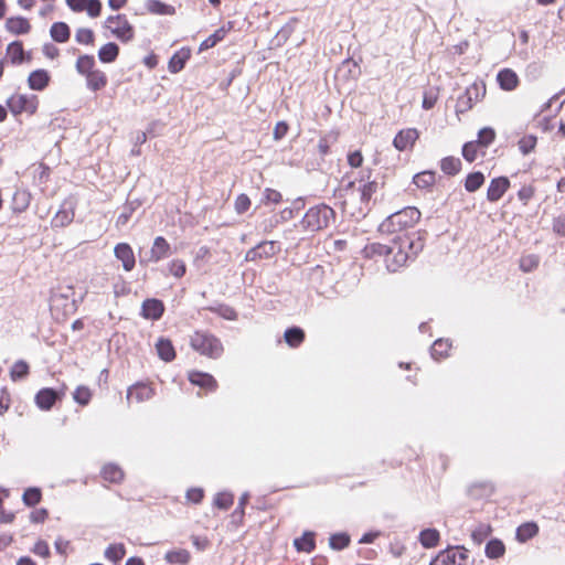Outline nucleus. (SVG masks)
Listing matches in <instances>:
<instances>
[{
	"instance_id": "5fc2aeb1",
	"label": "nucleus",
	"mask_w": 565,
	"mask_h": 565,
	"mask_svg": "<svg viewBox=\"0 0 565 565\" xmlns=\"http://www.w3.org/2000/svg\"><path fill=\"white\" fill-rule=\"evenodd\" d=\"M536 145V137L534 136H525L520 139L519 148L523 154L530 153Z\"/></svg>"
},
{
	"instance_id": "9d476101",
	"label": "nucleus",
	"mask_w": 565,
	"mask_h": 565,
	"mask_svg": "<svg viewBox=\"0 0 565 565\" xmlns=\"http://www.w3.org/2000/svg\"><path fill=\"white\" fill-rule=\"evenodd\" d=\"M65 2L72 11H86L90 18H97L102 12V2L99 0H65Z\"/></svg>"
},
{
	"instance_id": "338daca9",
	"label": "nucleus",
	"mask_w": 565,
	"mask_h": 565,
	"mask_svg": "<svg viewBox=\"0 0 565 565\" xmlns=\"http://www.w3.org/2000/svg\"><path fill=\"white\" fill-rule=\"evenodd\" d=\"M42 52L47 58L51 60H54L60 55V50L52 43L44 44Z\"/></svg>"
},
{
	"instance_id": "dca6fc26",
	"label": "nucleus",
	"mask_w": 565,
	"mask_h": 565,
	"mask_svg": "<svg viewBox=\"0 0 565 565\" xmlns=\"http://www.w3.org/2000/svg\"><path fill=\"white\" fill-rule=\"evenodd\" d=\"M497 81L500 88L507 92L514 90L520 84L519 76L511 68L501 70L497 75Z\"/></svg>"
},
{
	"instance_id": "0eeeda50",
	"label": "nucleus",
	"mask_w": 565,
	"mask_h": 565,
	"mask_svg": "<svg viewBox=\"0 0 565 565\" xmlns=\"http://www.w3.org/2000/svg\"><path fill=\"white\" fill-rule=\"evenodd\" d=\"M39 99L36 95L15 94L8 99V107L14 114H34L38 109Z\"/></svg>"
},
{
	"instance_id": "ddd939ff",
	"label": "nucleus",
	"mask_w": 565,
	"mask_h": 565,
	"mask_svg": "<svg viewBox=\"0 0 565 565\" xmlns=\"http://www.w3.org/2000/svg\"><path fill=\"white\" fill-rule=\"evenodd\" d=\"M510 188V181L505 177H499L491 180L488 191H487V199L490 202H497L499 201L503 194L508 191Z\"/></svg>"
},
{
	"instance_id": "7c9ffc66",
	"label": "nucleus",
	"mask_w": 565,
	"mask_h": 565,
	"mask_svg": "<svg viewBox=\"0 0 565 565\" xmlns=\"http://www.w3.org/2000/svg\"><path fill=\"white\" fill-rule=\"evenodd\" d=\"M315 534L312 532H306L299 539H296L294 542L295 547L299 552H311L315 547Z\"/></svg>"
},
{
	"instance_id": "39448f33",
	"label": "nucleus",
	"mask_w": 565,
	"mask_h": 565,
	"mask_svg": "<svg viewBox=\"0 0 565 565\" xmlns=\"http://www.w3.org/2000/svg\"><path fill=\"white\" fill-rule=\"evenodd\" d=\"M190 345L200 354L212 359H217L223 352L220 340L213 334L203 331H196L191 335Z\"/></svg>"
},
{
	"instance_id": "ea45409f",
	"label": "nucleus",
	"mask_w": 565,
	"mask_h": 565,
	"mask_svg": "<svg viewBox=\"0 0 565 565\" xmlns=\"http://www.w3.org/2000/svg\"><path fill=\"white\" fill-rule=\"evenodd\" d=\"M414 183L417 188L427 189L435 183V173L433 171H423L414 177Z\"/></svg>"
},
{
	"instance_id": "f03ea898",
	"label": "nucleus",
	"mask_w": 565,
	"mask_h": 565,
	"mask_svg": "<svg viewBox=\"0 0 565 565\" xmlns=\"http://www.w3.org/2000/svg\"><path fill=\"white\" fill-rule=\"evenodd\" d=\"M423 246L420 238L414 239L407 234L397 236L388 246L390 252L384 255L386 268L392 273L397 271L411 257L416 256Z\"/></svg>"
},
{
	"instance_id": "bf43d9fd",
	"label": "nucleus",
	"mask_w": 565,
	"mask_h": 565,
	"mask_svg": "<svg viewBox=\"0 0 565 565\" xmlns=\"http://www.w3.org/2000/svg\"><path fill=\"white\" fill-rule=\"evenodd\" d=\"M214 503L220 509H228L233 504V495L231 493H218Z\"/></svg>"
},
{
	"instance_id": "3c124183",
	"label": "nucleus",
	"mask_w": 565,
	"mask_h": 565,
	"mask_svg": "<svg viewBox=\"0 0 565 565\" xmlns=\"http://www.w3.org/2000/svg\"><path fill=\"white\" fill-rule=\"evenodd\" d=\"M29 373V365L24 361H18L13 364L11 369V377L15 380H21Z\"/></svg>"
},
{
	"instance_id": "de8ad7c7",
	"label": "nucleus",
	"mask_w": 565,
	"mask_h": 565,
	"mask_svg": "<svg viewBox=\"0 0 565 565\" xmlns=\"http://www.w3.org/2000/svg\"><path fill=\"white\" fill-rule=\"evenodd\" d=\"M41 490L39 488H29L23 493V502L28 507H33L41 501Z\"/></svg>"
},
{
	"instance_id": "cd10ccee",
	"label": "nucleus",
	"mask_w": 565,
	"mask_h": 565,
	"mask_svg": "<svg viewBox=\"0 0 565 565\" xmlns=\"http://www.w3.org/2000/svg\"><path fill=\"white\" fill-rule=\"evenodd\" d=\"M156 348H157L158 355L163 361L170 362L174 359L175 352H174V348L170 340H167V339L158 340Z\"/></svg>"
},
{
	"instance_id": "79ce46f5",
	"label": "nucleus",
	"mask_w": 565,
	"mask_h": 565,
	"mask_svg": "<svg viewBox=\"0 0 565 565\" xmlns=\"http://www.w3.org/2000/svg\"><path fill=\"white\" fill-rule=\"evenodd\" d=\"M74 211L71 209V210H60L54 218H53V224L55 226H60V227H63V226H66L68 224H71L74 220Z\"/></svg>"
},
{
	"instance_id": "473e14b6",
	"label": "nucleus",
	"mask_w": 565,
	"mask_h": 565,
	"mask_svg": "<svg viewBox=\"0 0 565 565\" xmlns=\"http://www.w3.org/2000/svg\"><path fill=\"white\" fill-rule=\"evenodd\" d=\"M460 159L455 157H446L440 162V169L444 173L455 175L460 171Z\"/></svg>"
},
{
	"instance_id": "6ab92c4d",
	"label": "nucleus",
	"mask_w": 565,
	"mask_h": 565,
	"mask_svg": "<svg viewBox=\"0 0 565 565\" xmlns=\"http://www.w3.org/2000/svg\"><path fill=\"white\" fill-rule=\"evenodd\" d=\"M50 82L49 73L45 70H36L29 75L28 83L34 90L44 89Z\"/></svg>"
},
{
	"instance_id": "4c0bfd02",
	"label": "nucleus",
	"mask_w": 565,
	"mask_h": 565,
	"mask_svg": "<svg viewBox=\"0 0 565 565\" xmlns=\"http://www.w3.org/2000/svg\"><path fill=\"white\" fill-rule=\"evenodd\" d=\"M102 475L106 481H110V482H119L124 478L122 470L118 466H115V465L105 466L103 468Z\"/></svg>"
},
{
	"instance_id": "a18cd8bd",
	"label": "nucleus",
	"mask_w": 565,
	"mask_h": 565,
	"mask_svg": "<svg viewBox=\"0 0 565 565\" xmlns=\"http://www.w3.org/2000/svg\"><path fill=\"white\" fill-rule=\"evenodd\" d=\"M224 35L225 31L223 29L216 30L200 44V51H205L215 46L221 40H223Z\"/></svg>"
},
{
	"instance_id": "f3484780",
	"label": "nucleus",
	"mask_w": 565,
	"mask_h": 565,
	"mask_svg": "<svg viewBox=\"0 0 565 565\" xmlns=\"http://www.w3.org/2000/svg\"><path fill=\"white\" fill-rule=\"evenodd\" d=\"M163 310V303L158 299H147L142 303V316L147 319H159L162 316Z\"/></svg>"
},
{
	"instance_id": "c03bdc74",
	"label": "nucleus",
	"mask_w": 565,
	"mask_h": 565,
	"mask_svg": "<svg viewBox=\"0 0 565 565\" xmlns=\"http://www.w3.org/2000/svg\"><path fill=\"white\" fill-rule=\"evenodd\" d=\"M73 398L79 405H87L92 398V392L87 386L81 385L74 391Z\"/></svg>"
},
{
	"instance_id": "680f3d73",
	"label": "nucleus",
	"mask_w": 565,
	"mask_h": 565,
	"mask_svg": "<svg viewBox=\"0 0 565 565\" xmlns=\"http://www.w3.org/2000/svg\"><path fill=\"white\" fill-rule=\"evenodd\" d=\"M491 532V527L488 524H480L473 530L472 537L478 543H481L484 537H487Z\"/></svg>"
},
{
	"instance_id": "393cba45",
	"label": "nucleus",
	"mask_w": 565,
	"mask_h": 565,
	"mask_svg": "<svg viewBox=\"0 0 565 565\" xmlns=\"http://www.w3.org/2000/svg\"><path fill=\"white\" fill-rule=\"evenodd\" d=\"M87 87L94 92L104 88L107 84V77L100 70H94L86 76Z\"/></svg>"
},
{
	"instance_id": "49530a36",
	"label": "nucleus",
	"mask_w": 565,
	"mask_h": 565,
	"mask_svg": "<svg viewBox=\"0 0 565 565\" xmlns=\"http://www.w3.org/2000/svg\"><path fill=\"white\" fill-rule=\"evenodd\" d=\"M449 349L450 344L448 343V341H445L443 339L436 340L431 345V355L436 360L441 359L447 354Z\"/></svg>"
},
{
	"instance_id": "bb28decb",
	"label": "nucleus",
	"mask_w": 565,
	"mask_h": 565,
	"mask_svg": "<svg viewBox=\"0 0 565 565\" xmlns=\"http://www.w3.org/2000/svg\"><path fill=\"white\" fill-rule=\"evenodd\" d=\"M119 54V47L116 43L109 42L104 44L98 51V57L104 63L114 62Z\"/></svg>"
},
{
	"instance_id": "4be33fe9",
	"label": "nucleus",
	"mask_w": 565,
	"mask_h": 565,
	"mask_svg": "<svg viewBox=\"0 0 565 565\" xmlns=\"http://www.w3.org/2000/svg\"><path fill=\"white\" fill-rule=\"evenodd\" d=\"M31 195L24 190H17L12 198L11 209L15 213L24 212L30 205Z\"/></svg>"
},
{
	"instance_id": "a19ab883",
	"label": "nucleus",
	"mask_w": 565,
	"mask_h": 565,
	"mask_svg": "<svg viewBox=\"0 0 565 565\" xmlns=\"http://www.w3.org/2000/svg\"><path fill=\"white\" fill-rule=\"evenodd\" d=\"M164 559L171 564H186L190 561V554L186 550H175L168 552Z\"/></svg>"
},
{
	"instance_id": "4468645a",
	"label": "nucleus",
	"mask_w": 565,
	"mask_h": 565,
	"mask_svg": "<svg viewBox=\"0 0 565 565\" xmlns=\"http://www.w3.org/2000/svg\"><path fill=\"white\" fill-rule=\"evenodd\" d=\"M418 136L419 134L415 128L403 129L395 136L393 145L397 150L404 151L415 143Z\"/></svg>"
},
{
	"instance_id": "69168bd1",
	"label": "nucleus",
	"mask_w": 565,
	"mask_h": 565,
	"mask_svg": "<svg viewBox=\"0 0 565 565\" xmlns=\"http://www.w3.org/2000/svg\"><path fill=\"white\" fill-rule=\"evenodd\" d=\"M348 163L352 168H359L363 163V156L360 151H353L348 156Z\"/></svg>"
},
{
	"instance_id": "2f4dec72",
	"label": "nucleus",
	"mask_w": 565,
	"mask_h": 565,
	"mask_svg": "<svg viewBox=\"0 0 565 565\" xmlns=\"http://www.w3.org/2000/svg\"><path fill=\"white\" fill-rule=\"evenodd\" d=\"M95 70V60L92 55H81L76 61V71L87 76Z\"/></svg>"
},
{
	"instance_id": "f257e3e1",
	"label": "nucleus",
	"mask_w": 565,
	"mask_h": 565,
	"mask_svg": "<svg viewBox=\"0 0 565 565\" xmlns=\"http://www.w3.org/2000/svg\"><path fill=\"white\" fill-rule=\"evenodd\" d=\"M376 189L377 184L374 181H365L364 179L349 180L339 185L334 195L341 201L343 209L352 207L362 212L363 205H367Z\"/></svg>"
},
{
	"instance_id": "37998d69",
	"label": "nucleus",
	"mask_w": 565,
	"mask_h": 565,
	"mask_svg": "<svg viewBox=\"0 0 565 565\" xmlns=\"http://www.w3.org/2000/svg\"><path fill=\"white\" fill-rule=\"evenodd\" d=\"M8 56L13 64L21 63L23 61V46L21 42H12L7 49Z\"/></svg>"
},
{
	"instance_id": "a211bd4d",
	"label": "nucleus",
	"mask_w": 565,
	"mask_h": 565,
	"mask_svg": "<svg viewBox=\"0 0 565 565\" xmlns=\"http://www.w3.org/2000/svg\"><path fill=\"white\" fill-rule=\"evenodd\" d=\"M189 381L192 384L206 388L209 391L215 390L217 385L215 379L211 374L202 372H190Z\"/></svg>"
},
{
	"instance_id": "20e7f679",
	"label": "nucleus",
	"mask_w": 565,
	"mask_h": 565,
	"mask_svg": "<svg viewBox=\"0 0 565 565\" xmlns=\"http://www.w3.org/2000/svg\"><path fill=\"white\" fill-rule=\"evenodd\" d=\"M334 217V211L324 204L310 207L303 215L300 224L308 232H318L327 227Z\"/></svg>"
},
{
	"instance_id": "09e8293b",
	"label": "nucleus",
	"mask_w": 565,
	"mask_h": 565,
	"mask_svg": "<svg viewBox=\"0 0 565 565\" xmlns=\"http://www.w3.org/2000/svg\"><path fill=\"white\" fill-rule=\"evenodd\" d=\"M479 146L480 145L477 141H470L465 143V146L462 147L463 158L469 162L475 161L477 159Z\"/></svg>"
},
{
	"instance_id": "774afa93",
	"label": "nucleus",
	"mask_w": 565,
	"mask_h": 565,
	"mask_svg": "<svg viewBox=\"0 0 565 565\" xmlns=\"http://www.w3.org/2000/svg\"><path fill=\"white\" fill-rule=\"evenodd\" d=\"M554 231L559 235H565V216H559L554 220L553 223Z\"/></svg>"
},
{
	"instance_id": "2eb2a0df",
	"label": "nucleus",
	"mask_w": 565,
	"mask_h": 565,
	"mask_svg": "<svg viewBox=\"0 0 565 565\" xmlns=\"http://www.w3.org/2000/svg\"><path fill=\"white\" fill-rule=\"evenodd\" d=\"M153 396V390L147 384L138 383L128 388L127 399L129 403L132 401L141 403L150 399Z\"/></svg>"
},
{
	"instance_id": "9b49d317",
	"label": "nucleus",
	"mask_w": 565,
	"mask_h": 565,
	"mask_svg": "<svg viewBox=\"0 0 565 565\" xmlns=\"http://www.w3.org/2000/svg\"><path fill=\"white\" fill-rule=\"evenodd\" d=\"M170 255H171L170 244L168 243V241L164 237L158 236L153 241V244L149 252V257H148L147 262L158 263L161 259L167 258Z\"/></svg>"
},
{
	"instance_id": "e433bc0d",
	"label": "nucleus",
	"mask_w": 565,
	"mask_h": 565,
	"mask_svg": "<svg viewBox=\"0 0 565 565\" xmlns=\"http://www.w3.org/2000/svg\"><path fill=\"white\" fill-rule=\"evenodd\" d=\"M126 551L122 544H111L105 551V558L110 563H117L125 556Z\"/></svg>"
},
{
	"instance_id": "864d4df0",
	"label": "nucleus",
	"mask_w": 565,
	"mask_h": 565,
	"mask_svg": "<svg viewBox=\"0 0 565 565\" xmlns=\"http://www.w3.org/2000/svg\"><path fill=\"white\" fill-rule=\"evenodd\" d=\"M350 543L349 535L344 533L334 534L330 537V546L333 550H342Z\"/></svg>"
},
{
	"instance_id": "a878e982",
	"label": "nucleus",
	"mask_w": 565,
	"mask_h": 565,
	"mask_svg": "<svg viewBox=\"0 0 565 565\" xmlns=\"http://www.w3.org/2000/svg\"><path fill=\"white\" fill-rule=\"evenodd\" d=\"M537 532H539V526L536 523H534V522L523 523L516 529V540L519 542L524 543V542L531 540L532 537H534L537 534Z\"/></svg>"
},
{
	"instance_id": "c9c22d12",
	"label": "nucleus",
	"mask_w": 565,
	"mask_h": 565,
	"mask_svg": "<svg viewBox=\"0 0 565 565\" xmlns=\"http://www.w3.org/2000/svg\"><path fill=\"white\" fill-rule=\"evenodd\" d=\"M505 552L502 541L493 539L486 545V554L489 558L495 559L502 556Z\"/></svg>"
},
{
	"instance_id": "5701e85b",
	"label": "nucleus",
	"mask_w": 565,
	"mask_h": 565,
	"mask_svg": "<svg viewBox=\"0 0 565 565\" xmlns=\"http://www.w3.org/2000/svg\"><path fill=\"white\" fill-rule=\"evenodd\" d=\"M145 7L152 14L173 15L175 13L173 6L163 3L160 0H147Z\"/></svg>"
},
{
	"instance_id": "423d86ee",
	"label": "nucleus",
	"mask_w": 565,
	"mask_h": 565,
	"mask_svg": "<svg viewBox=\"0 0 565 565\" xmlns=\"http://www.w3.org/2000/svg\"><path fill=\"white\" fill-rule=\"evenodd\" d=\"M104 28L121 42H129L135 36L134 26L125 14L109 15L104 21Z\"/></svg>"
},
{
	"instance_id": "58836bf2",
	"label": "nucleus",
	"mask_w": 565,
	"mask_h": 565,
	"mask_svg": "<svg viewBox=\"0 0 565 565\" xmlns=\"http://www.w3.org/2000/svg\"><path fill=\"white\" fill-rule=\"evenodd\" d=\"M387 252H390L388 246L381 243H370L363 248L364 256L369 258L382 257Z\"/></svg>"
},
{
	"instance_id": "603ef678",
	"label": "nucleus",
	"mask_w": 565,
	"mask_h": 565,
	"mask_svg": "<svg viewBox=\"0 0 565 565\" xmlns=\"http://www.w3.org/2000/svg\"><path fill=\"white\" fill-rule=\"evenodd\" d=\"M282 200V195L280 192L274 190V189H270V188H266L264 190V193H263V200L262 202L264 204H278L280 203Z\"/></svg>"
},
{
	"instance_id": "c85d7f7f",
	"label": "nucleus",
	"mask_w": 565,
	"mask_h": 565,
	"mask_svg": "<svg viewBox=\"0 0 565 565\" xmlns=\"http://www.w3.org/2000/svg\"><path fill=\"white\" fill-rule=\"evenodd\" d=\"M285 341L291 348L299 347L305 340V332L298 327L289 328L284 334Z\"/></svg>"
},
{
	"instance_id": "f8f14e48",
	"label": "nucleus",
	"mask_w": 565,
	"mask_h": 565,
	"mask_svg": "<svg viewBox=\"0 0 565 565\" xmlns=\"http://www.w3.org/2000/svg\"><path fill=\"white\" fill-rule=\"evenodd\" d=\"M115 256L122 263V268L126 271H131L136 265L135 254L132 248L127 243H119L114 248Z\"/></svg>"
},
{
	"instance_id": "7ed1b4c3",
	"label": "nucleus",
	"mask_w": 565,
	"mask_h": 565,
	"mask_svg": "<svg viewBox=\"0 0 565 565\" xmlns=\"http://www.w3.org/2000/svg\"><path fill=\"white\" fill-rule=\"evenodd\" d=\"M422 213L414 206L404 207L391 214L382 224L381 231L395 233L414 227L420 220Z\"/></svg>"
},
{
	"instance_id": "052dcab7",
	"label": "nucleus",
	"mask_w": 565,
	"mask_h": 565,
	"mask_svg": "<svg viewBox=\"0 0 565 565\" xmlns=\"http://www.w3.org/2000/svg\"><path fill=\"white\" fill-rule=\"evenodd\" d=\"M250 206V200L246 194H239L235 200V211L238 214L246 212Z\"/></svg>"
},
{
	"instance_id": "72a5a7b5",
	"label": "nucleus",
	"mask_w": 565,
	"mask_h": 565,
	"mask_svg": "<svg viewBox=\"0 0 565 565\" xmlns=\"http://www.w3.org/2000/svg\"><path fill=\"white\" fill-rule=\"evenodd\" d=\"M419 541L424 547H434L439 541V532L435 529L423 530L419 534Z\"/></svg>"
},
{
	"instance_id": "e2e57ef3",
	"label": "nucleus",
	"mask_w": 565,
	"mask_h": 565,
	"mask_svg": "<svg viewBox=\"0 0 565 565\" xmlns=\"http://www.w3.org/2000/svg\"><path fill=\"white\" fill-rule=\"evenodd\" d=\"M288 125L286 121H278L274 128L273 137L276 141L282 139L288 132Z\"/></svg>"
},
{
	"instance_id": "aec40b11",
	"label": "nucleus",
	"mask_w": 565,
	"mask_h": 565,
	"mask_svg": "<svg viewBox=\"0 0 565 565\" xmlns=\"http://www.w3.org/2000/svg\"><path fill=\"white\" fill-rule=\"evenodd\" d=\"M57 394L52 388H43L35 396V403L41 409H50L56 402Z\"/></svg>"
},
{
	"instance_id": "b1692460",
	"label": "nucleus",
	"mask_w": 565,
	"mask_h": 565,
	"mask_svg": "<svg viewBox=\"0 0 565 565\" xmlns=\"http://www.w3.org/2000/svg\"><path fill=\"white\" fill-rule=\"evenodd\" d=\"M51 38L58 43H65L68 41L71 31L66 23L55 22L50 29Z\"/></svg>"
},
{
	"instance_id": "0e129e2a",
	"label": "nucleus",
	"mask_w": 565,
	"mask_h": 565,
	"mask_svg": "<svg viewBox=\"0 0 565 565\" xmlns=\"http://www.w3.org/2000/svg\"><path fill=\"white\" fill-rule=\"evenodd\" d=\"M534 195V189L530 185H524L522 186L519 192H518V196L519 199L524 203L526 204L531 199L532 196Z\"/></svg>"
},
{
	"instance_id": "6e6d98bb",
	"label": "nucleus",
	"mask_w": 565,
	"mask_h": 565,
	"mask_svg": "<svg viewBox=\"0 0 565 565\" xmlns=\"http://www.w3.org/2000/svg\"><path fill=\"white\" fill-rule=\"evenodd\" d=\"M186 270L184 262L180 259H174L169 264V271L175 278H181L184 276Z\"/></svg>"
},
{
	"instance_id": "13d9d810",
	"label": "nucleus",
	"mask_w": 565,
	"mask_h": 565,
	"mask_svg": "<svg viewBox=\"0 0 565 565\" xmlns=\"http://www.w3.org/2000/svg\"><path fill=\"white\" fill-rule=\"evenodd\" d=\"M539 264V258L534 255L524 256L520 260V267L523 271L533 270Z\"/></svg>"
},
{
	"instance_id": "c756f323",
	"label": "nucleus",
	"mask_w": 565,
	"mask_h": 565,
	"mask_svg": "<svg viewBox=\"0 0 565 565\" xmlns=\"http://www.w3.org/2000/svg\"><path fill=\"white\" fill-rule=\"evenodd\" d=\"M189 57V52L184 50L174 53L169 61V71L173 74L180 72L184 67V64Z\"/></svg>"
},
{
	"instance_id": "8fccbe9b",
	"label": "nucleus",
	"mask_w": 565,
	"mask_h": 565,
	"mask_svg": "<svg viewBox=\"0 0 565 565\" xmlns=\"http://www.w3.org/2000/svg\"><path fill=\"white\" fill-rule=\"evenodd\" d=\"M75 40L79 44H93L94 32L87 28H79L76 30Z\"/></svg>"
},
{
	"instance_id": "412c9836",
	"label": "nucleus",
	"mask_w": 565,
	"mask_h": 565,
	"mask_svg": "<svg viewBox=\"0 0 565 565\" xmlns=\"http://www.w3.org/2000/svg\"><path fill=\"white\" fill-rule=\"evenodd\" d=\"M6 28L13 34H25L30 31L31 25L25 18L15 17L7 20Z\"/></svg>"
},
{
	"instance_id": "4d7b16f0",
	"label": "nucleus",
	"mask_w": 565,
	"mask_h": 565,
	"mask_svg": "<svg viewBox=\"0 0 565 565\" xmlns=\"http://www.w3.org/2000/svg\"><path fill=\"white\" fill-rule=\"evenodd\" d=\"M494 130L492 128L487 127L479 131V140L477 142L483 147H487L494 140Z\"/></svg>"
},
{
	"instance_id": "f704fd0d",
	"label": "nucleus",
	"mask_w": 565,
	"mask_h": 565,
	"mask_svg": "<svg viewBox=\"0 0 565 565\" xmlns=\"http://www.w3.org/2000/svg\"><path fill=\"white\" fill-rule=\"evenodd\" d=\"M484 182V175L481 172L469 173L465 181V189L468 192H476Z\"/></svg>"
},
{
	"instance_id": "6e6552de",
	"label": "nucleus",
	"mask_w": 565,
	"mask_h": 565,
	"mask_svg": "<svg viewBox=\"0 0 565 565\" xmlns=\"http://www.w3.org/2000/svg\"><path fill=\"white\" fill-rule=\"evenodd\" d=\"M468 550L461 546L449 547L437 555L429 565L438 563L439 565H462L468 561Z\"/></svg>"
},
{
	"instance_id": "1a4fd4ad",
	"label": "nucleus",
	"mask_w": 565,
	"mask_h": 565,
	"mask_svg": "<svg viewBox=\"0 0 565 565\" xmlns=\"http://www.w3.org/2000/svg\"><path fill=\"white\" fill-rule=\"evenodd\" d=\"M280 246L275 241H266L247 250L245 259L247 262H256L263 258H269L279 253Z\"/></svg>"
}]
</instances>
